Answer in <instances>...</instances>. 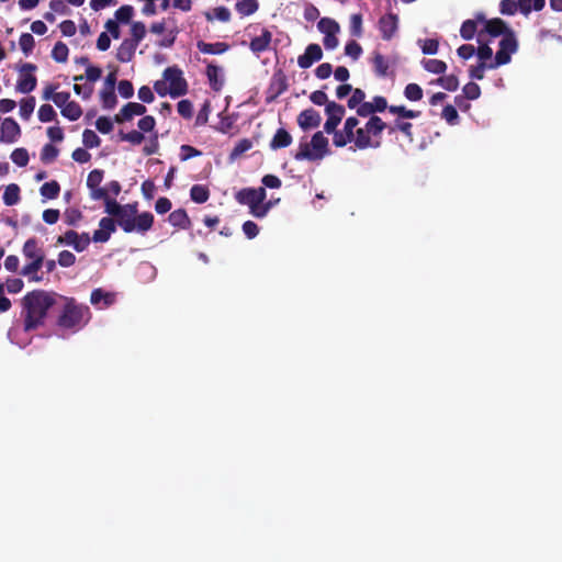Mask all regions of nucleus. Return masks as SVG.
I'll return each instance as SVG.
<instances>
[{
	"mask_svg": "<svg viewBox=\"0 0 562 562\" xmlns=\"http://www.w3.org/2000/svg\"><path fill=\"white\" fill-rule=\"evenodd\" d=\"M57 293L45 290L27 292L20 301L23 330L29 333L45 325L48 311L56 303Z\"/></svg>",
	"mask_w": 562,
	"mask_h": 562,
	"instance_id": "1",
	"label": "nucleus"
},
{
	"mask_svg": "<svg viewBox=\"0 0 562 562\" xmlns=\"http://www.w3.org/2000/svg\"><path fill=\"white\" fill-rule=\"evenodd\" d=\"M137 212V203L123 205V211L114 218L123 232L145 234L153 227L154 215L150 212Z\"/></svg>",
	"mask_w": 562,
	"mask_h": 562,
	"instance_id": "2",
	"label": "nucleus"
},
{
	"mask_svg": "<svg viewBox=\"0 0 562 562\" xmlns=\"http://www.w3.org/2000/svg\"><path fill=\"white\" fill-rule=\"evenodd\" d=\"M90 308L87 305L79 304L74 297H69L66 299L56 324L64 330L77 331L90 321Z\"/></svg>",
	"mask_w": 562,
	"mask_h": 562,
	"instance_id": "3",
	"label": "nucleus"
},
{
	"mask_svg": "<svg viewBox=\"0 0 562 562\" xmlns=\"http://www.w3.org/2000/svg\"><path fill=\"white\" fill-rule=\"evenodd\" d=\"M267 192L265 187L244 188L235 194V199L239 204L248 205L249 212L257 218L265 217L270 211L272 203L265 202Z\"/></svg>",
	"mask_w": 562,
	"mask_h": 562,
	"instance_id": "4",
	"label": "nucleus"
},
{
	"mask_svg": "<svg viewBox=\"0 0 562 562\" xmlns=\"http://www.w3.org/2000/svg\"><path fill=\"white\" fill-rule=\"evenodd\" d=\"M328 139L324 136L323 132H316L311 139V143H301L299 150L294 155L295 160H321L329 155Z\"/></svg>",
	"mask_w": 562,
	"mask_h": 562,
	"instance_id": "5",
	"label": "nucleus"
},
{
	"mask_svg": "<svg viewBox=\"0 0 562 562\" xmlns=\"http://www.w3.org/2000/svg\"><path fill=\"white\" fill-rule=\"evenodd\" d=\"M162 77L169 82L168 93L171 98H179L188 92V82L183 78L182 70L177 67H168L164 70Z\"/></svg>",
	"mask_w": 562,
	"mask_h": 562,
	"instance_id": "6",
	"label": "nucleus"
},
{
	"mask_svg": "<svg viewBox=\"0 0 562 562\" xmlns=\"http://www.w3.org/2000/svg\"><path fill=\"white\" fill-rule=\"evenodd\" d=\"M345 113L346 110L344 105L335 101L328 102L325 108L327 120L324 124V132L327 134H333L344 119Z\"/></svg>",
	"mask_w": 562,
	"mask_h": 562,
	"instance_id": "7",
	"label": "nucleus"
},
{
	"mask_svg": "<svg viewBox=\"0 0 562 562\" xmlns=\"http://www.w3.org/2000/svg\"><path fill=\"white\" fill-rule=\"evenodd\" d=\"M37 69L36 65L26 63L20 69V76L16 82V90L21 93H30L36 88L37 79L32 74Z\"/></svg>",
	"mask_w": 562,
	"mask_h": 562,
	"instance_id": "8",
	"label": "nucleus"
},
{
	"mask_svg": "<svg viewBox=\"0 0 562 562\" xmlns=\"http://www.w3.org/2000/svg\"><path fill=\"white\" fill-rule=\"evenodd\" d=\"M90 241L91 238L88 233L79 235L76 231L70 229L59 236L56 243L58 245L72 246L76 251L81 252L88 248Z\"/></svg>",
	"mask_w": 562,
	"mask_h": 562,
	"instance_id": "9",
	"label": "nucleus"
},
{
	"mask_svg": "<svg viewBox=\"0 0 562 562\" xmlns=\"http://www.w3.org/2000/svg\"><path fill=\"white\" fill-rule=\"evenodd\" d=\"M103 176L104 171L102 169H93L87 177V187L90 190V196L92 200H101V198H106L108 190L100 186L103 180Z\"/></svg>",
	"mask_w": 562,
	"mask_h": 562,
	"instance_id": "10",
	"label": "nucleus"
},
{
	"mask_svg": "<svg viewBox=\"0 0 562 562\" xmlns=\"http://www.w3.org/2000/svg\"><path fill=\"white\" fill-rule=\"evenodd\" d=\"M378 27L384 41H391L398 30V16L395 13H386L379 19Z\"/></svg>",
	"mask_w": 562,
	"mask_h": 562,
	"instance_id": "11",
	"label": "nucleus"
},
{
	"mask_svg": "<svg viewBox=\"0 0 562 562\" xmlns=\"http://www.w3.org/2000/svg\"><path fill=\"white\" fill-rule=\"evenodd\" d=\"M21 135V128L13 117H5L0 126V142L12 144L18 140Z\"/></svg>",
	"mask_w": 562,
	"mask_h": 562,
	"instance_id": "12",
	"label": "nucleus"
},
{
	"mask_svg": "<svg viewBox=\"0 0 562 562\" xmlns=\"http://www.w3.org/2000/svg\"><path fill=\"white\" fill-rule=\"evenodd\" d=\"M147 109L138 102L126 103L119 113L114 115L113 121L117 124L131 121L134 116L144 115Z\"/></svg>",
	"mask_w": 562,
	"mask_h": 562,
	"instance_id": "13",
	"label": "nucleus"
},
{
	"mask_svg": "<svg viewBox=\"0 0 562 562\" xmlns=\"http://www.w3.org/2000/svg\"><path fill=\"white\" fill-rule=\"evenodd\" d=\"M99 229L94 231L92 240L94 243H106L111 234L116 229V222L110 216L102 217L99 222Z\"/></svg>",
	"mask_w": 562,
	"mask_h": 562,
	"instance_id": "14",
	"label": "nucleus"
},
{
	"mask_svg": "<svg viewBox=\"0 0 562 562\" xmlns=\"http://www.w3.org/2000/svg\"><path fill=\"white\" fill-rule=\"evenodd\" d=\"M323 57V50L318 44H310L305 48L303 55L297 57V65L302 69L310 68L314 63L321 60Z\"/></svg>",
	"mask_w": 562,
	"mask_h": 562,
	"instance_id": "15",
	"label": "nucleus"
},
{
	"mask_svg": "<svg viewBox=\"0 0 562 562\" xmlns=\"http://www.w3.org/2000/svg\"><path fill=\"white\" fill-rule=\"evenodd\" d=\"M321 121V114L313 108L305 109L297 115V124L303 131L318 127Z\"/></svg>",
	"mask_w": 562,
	"mask_h": 562,
	"instance_id": "16",
	"label": "nucleus"
},
{
	"mask_svg": "<svg viewBox=\"0 0 562 562\" xmlns=\"http://www.w3.org/2000/svg\"><path fill=\"white\" fill-rule=\"evenodd\" d=\"M23 256L30 261H41L44 262L45 252L42 247L38 246V241L36 238H29L23 247H22Z\"/></svg>",
	"mask_w": 562,
	"mask_h": 562,
	"instance_id": "17",
	"label": "nucleus"
},
{
	"mask_svg": "<svg viewBox=\"0 0 562 562\" xmlns=\"http://www.w3.org/2000/svg\"><path fill=\"white\" fill-rule=\"evenodd\" d=\"M272 41V33L268 29H262L261 35L254 37L249 43V48L255 54H260L269 49Z\"/></svg>",
	"mask_w": 562,
	"mask_h": 562,
	"instance_id": "18",
	"label": "nucleus"
},
{
	"mask_svg": "<svg viewBox=\"0 0 562 562\" xmlns=\"http://www.w3.org/2000/svg\"><path fill=\"white\" fill-rule=\"evenodd\" d=\"M355 146L358 149H367V148H378L380 146V142H373L369 133L367 132V127H359L355 131Z\"/></svg>",
	"mask_w": 562,
	"mask_h": 562,
	"instance_id": "19",
	"label": "nucleus"
},
{
	"mask_svg": "<svg viewBox=\"0 0 562 562\" xmlns=\"http://www.w3.org/2000/svg\"><path fill=\"white\" fill-rule=\"evenodd\" d=\"M206 77L209 83L214 91H220L223 88L224 79L222 76V68L214 64H209L206 67Z\"/></svg>",
	"mask_w": 562,
	"mask_h": 562,
	"instance_id": "20",
	"label": "nucleus"
},
{
	"mask_svg": "<svg viewBox=\"0 0 562 562\" xmlns=\"http://www.w3.org/2000/svg\"><path fill=\"white\" fill-rule=\"evenodd\" d=\"M292 144L291 134L283 127H280L274 133L273 137L270 140V148L272 150H278L281 148H285Z\"/></svg>",
	"mask_w": 562,
	"mask_h": 562,
	"instance_id": "21",
	"label": "nucleus"
},
{
	"mask_svg": "<svg viewBox=\"0 0 562 562\" xmlns=\"http://www.w3.org/2000/svg\"><path fill=\"white\" fill-rule=\"evenodd\" d=\"M44 262L41 261H30L26 263L20 271V274L27 278L30 282H42L43 274H38V271L42 269Z\"/></svg>",
	"mask_w": 562,
	"mask_h": 562,
	"instance_id": "22",
	"label": "nucleus"
},
{
	"mask_svg": "<svg viewBox=\"0 0 562 562\" xmlns=\"http://www.w3.org/2000/svg\"><path fill=\"white\" fill-rule=\"evenodd\" d=\"M485 32L493 37L503 35L505 33L513 32L507 24L499 18L491 19L485 22Z\"/></svg>",
	"mask_w": 562,
	"mask_h": 562,
	"instance_id": "23",
	"label": "nucleus"
},
{
	"mask_svg": "<svg viewBox=\"0 0 562 562\" xmlns=\"http://www.w3.org/2000/svg\"><path fill=\"white\" fill-rule=\"evenodd\" d=\"M168 222L177 228L188 229L191 226V221L184 209H178L171 212L168 216Z\"/></svg>",
	"mask_w": 562,
	"mask_h": 562,
	"instance_id": "24",
	"label": "nucleus"
},
{
	"mask_svg": "<svg viewBox=\"0 0 562 562\" xmlns=\"http://www.w3.org/2000/svg\"><path fill=\"white\" fill-rule=\"evenodd\" d=\"M196 47L201 53L211 55H221L229 49V45L225 42L206 43L198 41Z\"/></svg>",
	"mask_w": 562,
	"mask_h": 562,
	"instance_id": "25",
	"label": "nucleus"
},
{
	"mask_svg": "<svg viewBox=\"0 0 562 562\" xmlns=\"http://www.w3.org/2000/svg\"><path fill=\"white\" fill-rule=\"evenodd\" d=\"M355 140V130L344 125L341 131L336 130L333 133V144L336 147H345Z\"/></svg>",
	"mask_w": 562,
	"mask_h": 562,
	"instance_id": "26",
	"label": "nucleus"
},
{
	"mask_svg": "<svg viewBox=\"0 0 562 562\" xmlns=\"http://www.w3.org/2000/svg\"><path fill=\"white\" fill-rule=\"evenodd\" d=\"M137 46L125 38L117 48L116 59L121 63H128L133 59Z\"/></svg>",
	"mask_w": 562,
	"mask_h": 562,
	"instance_id": "27",
	"label": "nucleus"
},
{
	"mask_svg": "<svg viewBox=\"0 0 562 562\" xmlns=\"http://www.w3.org/2000/svg\"><path fill=\"white\" fill-rule=\"evenodd\" d=\"M367 127V132L372 137H380L382 132L389 126L380 116L372 115L369 117L368 122L364 125Z\"/></svg>",
	"mask_w": 562,
	"mask_h": 562,
	"instance_id": "28",
	"label": "nucleus"
},
{
	"mask_svg": "<svg viewBox=\"0 0 562 562\" xmlns=\"http://www.w3.org/2000/svg\"><path fill=\"white\" fill-rule=\"evenodd\" d=\"M372 63L374 72L378 77L384 78L390 75V64L381 53L374 52Z\"/></svg>",
	"mask_w": 562,
	"mask_h": 562,
	"instance_id": "29",
	"label": "nucleus"
},
{
	"mask_svg": "<svg viewBox=\"0 0 562 562\" xmlns=\"http://www.w3.org/2000/svg\"><path fill=\"white\" fill-rule=\"evenodd\" d=\"M412 128H413L412 123L404 122L400 119H396L394 121V123L389 126V134L392 135L396 132H401L407 137L408 142L412 143L414 140Z\"/></svg>",
	"mask_w": 562,
	"mask_h": 562,
	"instance_id": "30",
	"label": "nucleus"
},
{
	"mask_svg": "<svg viewBox=\"0 0 562 562\" xmlns=\"http://www.w3.org/2000/svg\"><path fill=\"white\" fill-rule=\"evenodd\" d=\"M235 9L241 16H248L258 11L259 2L258 0H240L236 2Z\"/></svg>",
	"mask_w": 562,
	"mask_h": 562,
	"instance_id": "31",
	"label": "nucleus"
},
{
	"mask_svg": "<svg viewBox=\"0 0 562 562\" xmlns=\"http://www.w3.org/2000/svg\"><path fill=\"white\" fill-rule=\"evenodd\" d=\"M499 50L505 52L512 56L518 49V42L514 32L505 33V36L499 42Z\"/></svg>",
	"mask_w": 562,
	"mask_h": 562,
	"instance_id": "32",
	"label": "nucleus"
},
{
	"mask_svg": "<svg viewBox=\"0 0 562 562\" xmlns=\"http://www.w3.org/2000/svg\"><path fill=\"white\" fill-rule=\"evenodd\" d=\"M61 115L69 121H77L82 115V109L76 101H69L60 109Z\"/></svg>",
	"mask_w": 562,
	"mask_h": 562,
	"instance_id": "33",
	"label": "nucleus"
},
{
	"mask_svg": "<svg viewBox=\"0 0 562 562\" xmlns=\"http://www.w3.org/2000/svg\"><path fill=\"white\" fill-rule=\"evenodd\" d=\"M20 201V187L15 183H11L5 187L3 193V203L7 206L15 205Z\"/></svg>",
	"mask_w": 562,
	"mask_h": 562,
	"instance_id": "34",
	"label": "nucleus"
},
{
	"mask_svg": "<svg viewBox=\"0 0 562 562\" xmlns=\"http://www.w3.org/2000/svg\"><path fill=\"white\" fill-rule=\"evenodd\" d=\"M190 198L195 203H204L210 198V190L203 184H194L190 189Z\"/></svg>",
	"mask_w": 562,
	"mask_h": 562,
	"instance_id": "35",
	"label": "nucleus"
},
{
	"mask_svg": "<svg viewBox=\"0 0 562 562\" xmlns=\"http://www.w3.org/2000/svg\"><path fill=\"white\" fill-rule=\"evenodd\" d=\"M423 67L426 71L436 75H442L447 70V64L440 59H424Z\"/></svg>",
	"mask_w": 562,
	"mask_h": 562,
	"instance_id": "36",
	"label": "nucleus"
},
{
	"mask_svg": "<svg viewBox=\"0 0 562 562\" xmlns=\"http://www.w3.org/2000/svg\"><path fill=\"white\" fill-rule=\"evenodd\" d=\"M131 35L128 38L130 42L134 43L136 46L144 40L146 36V26L143 22L136 21L131 25Z\"/></svg>",
	"mask_w": 562,
	"mask_h": 562,
	"instance_id": "37",
	"label": "nucleus"
},
{
	"mask_svg": "<svg viewBox=\"0 0 562 562\" xmlns=\"http://www.w3.org/2000/svg\"><path fill=\"white\" fill-rule=\"evenodd\" d=\"M41 194L49 200L56 199L60 192V186L56 180L45 182L41 189Z\"/></svg>",
	"mask_w": 562,
	"mask_h": 562,
	"instance_id": "38",
	"label": "nucleus"
},
{
	"mask_svg": "<svg viewBox=\"0 0 562 562\" xmlns=\"http://www.w3.org/2000/svg\"><path fill=\"white\" fill-rule=\"evenodd\" d=\"M69 49L63 42H57L52 50V58L57 63H66L68 59Z\"/></svg>",
	"mask_w": 562,
	"mask_h": 562,
	"instance_id": "39",
	"label": "nucleus"
},
{
	"mask_svg": "<svg viewBox=\"0 0 562 562\" xmlns=\"http://www.w3.org/2000/svg\"><path fill=\"white\" fill-rule=\"evenodd\" d=\"M317 27L324 35L339 32V24L330 18H322Z\"/></svg>",
	"mask_w": 562,
	"mask_h": 562,
	"instance_id": "40",
	"label": "nucleus"
},
{
	"mask_svg": "<svg viewBox=\"0 0 562 562\" xmlns=\"http://www.w3.org/2000/svg\"><path fill=\"white\" fill-rule=\"evenodd\" d=\"M101 301L104 302L105 306H109L113 303V295L111 293L104 292L102 289H94L91 293L90 302L93 305H97Z\"/></svg>",
	"mask_w": 562,
	"mask_h": 562,
	"instance_id": "41",
	"label": "nucleus"
},
{
	"mask_svg": "<svg viewBox=\"0 0 562 562\" xmlns=\"http://www.w3.org/2000/svg\"><path fill=\"white\" fill-rule=\"evenodd\" d=\"M252 145V142L248 138L239 139L231 151L229 158L234 160L240 157L244 153L251 149Z\"/></svg>",
	"mask_w": 562,
	"mask_h": 562,
	"instance_id": "42",
	"label": "nucleus"
},
{
	"mask_svg": "<svg viewBox=\"0 0 562 562\" xmlns=\"http://www.w3.org/2000/svg\"><path fill=\"white\" fill-rule=\"evenodd\" d=\"M35 109V98L29 97L22 99L20 102V115L23 120L27 121Z\"/></svg>",
	"mask_w": 562,
	"mask_h": 562,
	"instance_id": "43",
	"label": "nucleus"
},
{
	"mask_svg": "<svg viewBox=\"0 0 562 562\" xmlns=\"http://www.w3.org/2000/svg\"><path fill=\"white\" fill-rule=\"evenodd\" d=\"M120 139L123 142H128L132 145H140L145 136L140 131L133 130L128 133H124L123 131L119 132Z\"/></svg>",
	"mask_w": 562,
	"mask_h": 562,
	"instance_id": "44",
	"label": "nucleus"
},
{
	"mask_svg": "<svg viewBox=\"0 0 562 562\" xmlns=\"http://www.w3.org/2000/svg\"><path fill=\"white\" fill-rule=\"evenodd\" d=\"M389 112L398 115V119H415L418 117L420 112L408 110L404 105H390Z\"/></svg>",
	"mask_w": 562,
	"mask_h": 562,
	"instance_id": "45",
	"label": "nucleus"
},
{
	"mask_svg": "<svg viewBox=\"0 0 562 562\" xmlns=\"http://www.w3.org/2000/svg\"><path fill=\"white\" fill-rule=\"evenodd\" d=\"M133 15H134V8L130 4H124V5L120 7L114 13L115 20L119 23H130Z\"/></svg>",
	"mask_w": 562,
	"mask_h": 562,
	"instance_id": "46",
	"label": "nucleus"
},
{
	"mask_svg": "<svg viewBox=\"0 0 562 562\" xmlns=\"http://www.w3.org/2000/svg\"><path fill=\"white\" fill-rule=\"evenodd\" d=\"M477 24L474 20H465L460 27V35L463 40L470 41L474 37Z\"/></svg>",
	"mask_w": 562,
	"mask_h": 562,
	"instance_id": "47",
	"label": "nucleus"
},
{
	"mask_svg": "<svg viewBox=\"0 0 562 562\" xmlns=\"http://www.w3.org/2000/svg\"><path fill=\"white\" fill-rule=\"evenodd\" d=\"M104 201L105 212L114 218L123 211V205L120 204L115 199H112L106 193V198H101Z\"/></svg>",
	"mask_w": 562,
	"mask_h": 562,
	"instance_id": "48",
	"label": "nucleus"
},
{
	"mask_svg": "<svg viewBox=\"0 0 562 562\" xmlns=\"http://www.w3.org/2000/svg\"><path fill=\"white\" fill-rule=\"evenodd\" d=\"M207 21L212 22L215 19L220 20L221 22H228L231 20V12L225 7H217L214 9V14L206 11L204 13Z\"/></svg>",
	"mask_w": 562,
	"mask_h": 562,
	"instance_id": "49",
	"label": "nucleus"
},
{
	"mask_svg": "<svg viewBox=\"0 0 562 562\" xmlns=\"http://www.w3.org/2000/svg\"><path fill=\"white\" fill-rule=\"evenodd\" d=\"M436 82L447 91H456L459 88V79L456 75L442 76Z\"/></svg>",
	"mask_w": 562,
	"mask_h": 562,
	"instance_id": "50",
	"label": "nucleus"
},
{
	"mask_svg": "<svg viewBox=\"0 0 562 562\" xmlns=\"http://www.w3.org/2000/svg\"><path fill=\"white\" fill-rule=\"evenodd\" d=\"M58 148L52 144H46L41 150V160L44 164L53 162L58 156Z\"/></svg>",
	"mask_w": 562,
	"mask_h": 562,
	"instance_id": "51",
	"label": "nucleus"
},
{
	"mask_svg": "<svg viewBox=\"0 0 562 562\" xmlns=\"http://www.w3.org/2000/svg\"><path fill=\"white\" fill-rule=\"evenodd\" d=\"M404 95L409 101H419L423 99V89L417 83H408L404 89Z\"/></svg>",
	"mask_w": 562,
	"mask_h": 562,
	"instance_id": "52",
	"label": "nucleus"
},
{
	"mask_svg": "<svg viewBox=\"0 0 562 562\" xmlns=\"http://www.w3.org/2000/svg\"><path fill=\"white\" fill-rule=\"evenodd\" d=\"M100 97H101L102 105L104 109H113L117 103V99H116L114 89H112V88L111 89L104 88L101 91Z\"/></svg>",
	"mask_w": 562,
	"mask_h": 562,
	"instance_id": "53",
	"label": "nucleus"
},
{
	"mask_svg": "<svg viewBox=\"0 0 562 562\" xmlns=\"http://www.w3.org/2000/svg\"><path fill=\"white\" fill-rule=\"evenodd\" d=\"M82 143L86 148H95L101 144L100 137L92 130H85L82 133Z\"/></svg>",
	"mask_w": 562,
	"mask_h": 562,
	"instance_id": "54",
	"label": "nucleus"
},
{
	"mask_svg": "<svg viewBox=\"0 0 562 562\" xmlns=\"http://www.w3.org/2000/svg\"><path fill=\"white\" fill-rule=\"evenodd\" d=\"M37 115H38V120L43 123L52 122V121L56 120V116H57L54 108L47 103L40 106Z\"/></svg>",
	"mask_w": 562,
	"mask_h": 562,
	"instance_id": "55",
	"label": "nucleus"
},
{
	"mask_svg": "<svg viewBox=\"0 0 562 562\" xmlns=\"http://www.w3.org/2000/svg\"><path fill=\"white\" fill-rule=\"evenodd\" d=\"M12 161L19 167H25L29 164L30 156L25 148H15L11 153Z\"/></svg>",
	"mask_w": 562,
	"mask_h": 562,
	"instance_id": "56",
	"label": "nucleus"
},
{
	"mask_svg": "<svg viewBox=\"0 0 562 562\" xmlns=\"http://www.w3.org/2000/svg\"><path fill=\"white\" fill-rule=\"evenodd\" d=\"M441 116L442 119L446 120V122L449 124V125H456L459 123V114H458V111L457 109L451 105V104H447L443 110H442V113H441Z\"/></svg>",
	"mask_w": 562,
	"mask_h": 562,
	"instance_id": "57",
	"label": "nucleus"
},
{
	"mask_svg": "<svg viewBox=\"0 0 562 562\" xmlns=\"http://www.w3.org/2000/svg\"><path fill=\"white\" fill-rule=\"evenodd\" d=\"M351 92H352V94L348 99L347 104H348L349 109H357L360 104H362L364 102L366 93L360 88L352 89Z\"/></svg>",
	"mask_w": 562,
	"mask_h": 562,
	"instance_id": "58",
	"label": "nucleus"
},
{
	"mask_svg": "<svg viewBox=\"0 0 562 562\" xmlns=\"http://www.w3.org/2000/svg\"><path fill=\"white\" fill-rule=\"evenodd\" d=\"M462 92V95L468 100H476L481 95V88L477 83L471 81L463 87Z\"/></svg>",
	"mask_w": 562,
	"mask_h": 562,
	"instance_id": "59",
	"label": "nucleus"
},
{
	"mask_svg": "<svg viewBox=\"0 0 562 562\" xmlns=\"http://www.w3.org/2000/svg\"><path fill=\"white\" fill-rule=\"evenodd\" d=\"M19 44H20V47H21L22 52L25 55H29V54L32 53V50H33V48L35 46V41H34V37L32 36V34L23 33L20 36Z\"/></svg>",
	"mask_w": 562,
	"mask_h": 562,
	"instance_id": "60",
	"label": "nucleus"
},
{
	"mask_svg": "<svg viewBox=\"0 0 562 562\" xmlns=\"http://www.w3.org/2000/svg\"><path fill=\"white\" fill-rule=\"evenodd\" d=\"M350 34L356 37L362 36V15L360 13L350 16Z\"/></svg>",
	"mask_w": 562,
	"mask_h": 562,
	"instance_id": "61",
	"label": "nucleus"
},
{
	"mask_svg": "<svg viewBox=\"0 0 562 562\" xmlns=\"http://www.w3.org/2000/svg\"><path fill=\"white\" fill-rule=\"evenodd\" d=\"M177 111L183 119H191L193 115V104L190 100L183 99L178 102Z\"/></svg>",
	"mask_w": 562,
	"mask_h": 562,
	"instance_id": "62",
	"label": "nucleus"
},
{
	"mask_svg": "<svg viewBox=\"0 0 562 562\" xmlns=\"http://www.w3.org/2000/svg\"><path fill=\"white\" fill-rule=\"evenodd\" d=\"M137 126L143 134L153 132L156 126V120L151 115H144L138 121Z\"/></svg>",
	"mask_w": 562,
	"mask_h": 562,
	"instance_id": "63",
	"label": "nucleus"
},
{
	"mask_svg": "<svg viewBox=\"0 0 562 562\" xmlns=\"http://www.w3.org/2000/svg\"><path fill=\"white\" fill-rule=\"evenodd\" d=\"M345 54L353 60H357L362 54V47L356 41H350L345 46Z\"/></svg>",
	"mask_w": 562,
	"mask_h": 562,
	"instance_id": "64",
	"label": "nucleus"
}]
</instances>
